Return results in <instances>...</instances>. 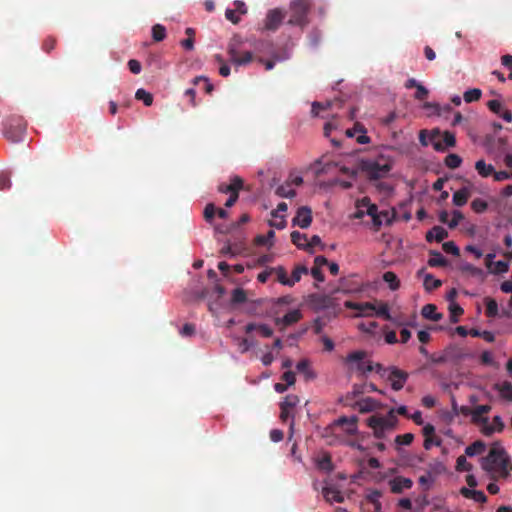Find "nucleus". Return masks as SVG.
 Wrapping results in <instances>:
<instances>
[{
  "label": "nucleus",
  "instance_id": "f257e3e1",
  "mask_svg": "<svg viewBox=\"0 0 512 512\" xmlns=\"http://www.w3.org/2000/svg\"><path fill=\"white\" fill-rule=\"evenodd\" d=\"M232 64H249L258 61L260 64H274L289 58L285 51L283 56L274 53L273 45L268 41H260L255 46V51L247 50L242 46H232L229 50Z\"/></svg>",
  "mask_w": 512,
  "mask_h": 512
},
{
  "label": "nucleus",
  "instance_id": "f03ea898",
  "mask_svg": "<svg viewBox=\"0 0 512 512\" xmlns=\"http://www.w3.org/2000/svg\"><path fill=\"white\" fill-rule=\"evenodd\" d=\"M396 414L409 417L407 407L402 405L396 410L390 409L385 416L376 414L366 420L367 425L373 429L376 438H383L387 431H391L396 427L398 422Z\"/></svg>",
  "mask_w": 512,
  "mask_h": 512
},
{
  "label": "nucleus",
  "instance_id": "7ed1b4c3",
  "mask_svg": "<svg viewBox=\"0 0 512 512\" xmlns=\"http://www.w3.org/2000/svg\"><path fill=\"white\" fill-rule=\"evenodd\" d=\"M481 466L487 472L497 473L503 477L508 476V458L499 443L492 445L488 455L482 458Z\"/></svg>",
  "mask_w": 512,
  "mask_h": 512
},
{
  "label": "nucleus",
  "instance_id": "20e7f679",
  "mask_svg": "<svg viewBox=\"0 0 512 512\" xmlns=\"http://www.w3.org/2000/svg\"><path fill=\"white\" fill-rule=\"evenodd\" d=\"M426 131H421L419 140L423 146L431 144L434 150L438 152H444L448 148L456 145L455 135L450 131L441 132L439 129H433L429 135V141L425 139Z\"/></svg>",
  "mask_w": 512,
  "mask_h": 512
},
{
  "label": "nucleus",
  "instance_id": "39448f33",
  "mask_svg": "<svg viewBox=\"0 0 512 512\" xmlns=\"http://www.w3.org/2000/svg\"><path fill=\"white\" fill-rule=\"evenodd\" d=\"M361 170L370 181L383 179L392 170V163L384 158L366 160L361 163Z\"/></svg>",
  "mask_w": 512,
  "mask_h": 512
},
{
  "label": "nucleus",
  "instance_id": "423d86ee",
  "mask_svg": "<svg viewBox=\"0 0 512 512\" xmlns=\"http://www.w3.org/2000/svg\"><path fill=\"white\" fill-rule=\"evenodd\" d=\"M309 0H293L290 3L289 25L304 27L308 24Z\"/></svg>",
  "mask_w": 512,
  "mask_h": 512
},
{
  "label": "nucleus",
  "instance_id": "0eeeda50",
  "mask_svg": "<svg viewBox=\"0 0 512 512\" xmlns=\"http://www.w3.org/2000/svg\"><path fill=\"white\" fill-rule=\"evenodd\" d=\"M366 352L365 351H354L347 355L346 362L347 363H355L356 369L362 375H366L369 372L376 371L380 373L382 370V366L380 364H373L371 361H365Z\"/></svg>",
  "mask_w": 512,
  "mask_h": 512
},
{
  "label": "nucleus",
  "instance_id": "6e6552de",
  "mask_svg": "<svg viewBox=\"0 0 512 512\" xmlns=\"http://www.w3.org/2000/svg\"><path fill=\"white\" fill-rule=\"evenodd\" d=\"M364 215H368L372 218L374 225L380 226L382 220L378 214V207L372 204L368 197H364L357 201V212L356 218H362Z\"/></svg>",
  "mask_w": 512,
  "mask_h": 512
},
{
  "label": "nucleus",
  "instance_id": "1a4fd4ad",
  "mask_svg": "<svg viewBox=\"0 0 512 512\" xmlns=\"http://www.w3.org/2000/svg\"><path fill=\"white\" fill-rule=\"evenodd\" d=\"M491 410L490 405H478L471 411V419L473 423L483 424L482 432L485 435H491L495 432V428L489 424L488 418L484 415L489 413Z\"/></svg>",
  "mask_w": 512,
  "mask_h": 512
},
{
  "label": "nucleus",
  "instance_id": "9d476101",
  "mask_svg": "<svg viewBox=\"0 0 512 512\" xmlns=\"http://www.w3.org/2000/svg\"><path fill=\"white\" fill-rule=\"evenodd\" d=\"M26 133V123L22 118H13L5 128V136L12 142H20Z\"/></svg>",
  "mask_w": 512,
  "mask_h": 512
},
{
  "label": "nucleus",
  "instance_id": "9b49d317",
  "mask_svg": "<svg viewBox=\"0 0 512 512\" xmlns=\"http://www.w3.org/2000/svg\"><path fill=\"white\" fill-rule=\"evenodd\" d=\"M284 17L285 13L279 8L269 10L266 14L262 30L276 31L284 20Z\"/></svg>",
  "mask_w": 512,
  "mask_h": 512
},
{
  "label": "nucleus",
  "instance_id": "f8f14e48",
  "mask_svg": "<svg viewBox=\"0 0 512 512\" xmlns=\"http://www.w3.org/2000/svg\"><path fill=\"white\" fill-rule=\"evenodd\" d=\"M312 222V211L307 206L298 208L295 217L292 220L294 226H299L302 229L308 228Z\"/></svg>",
  "mask_w": 512,
  "mask_h": 512
},
{
  "label": "nucleus",
  "instance_id": "ddd939ff",
  "mask_svg": "<svg viewBox=\"0 0 512 512\" xmlns=\"http://www.w3.org/2000/svg\"><path fill=\"white\" fill-rule=\"evenodd\" d=\"M407 379L408 374L405 371L396 367L391 368L390 374L388 375V380L391 382V387L393 390H401L404 387Z\"/></svg>",
  "mask_w": 512,
  "mask_h": 512
},
{
  "label": "nucleus",
  "instance_id": "4468645a",
  "mask_svg": "<svg viewBox=\"0 0 512 512\" xmlns=\"http://www.w3.org/2000/svg\"><path fill=\"white\" fill-rule=\"evenodd\" d=\"M303 315L299 309H293L286 313L281 318L275 319V324L280 327L281 330L285 329L288 326H291L302 319Z\"/></svg>",
  "mask_w": 512,
  "mask_h": 512
},
{
  "label": "nucleus",
  "instance_id": "2eb2a0df",
  "mask_svg": "<svg viewBox=\"0 0 512 512\" xmlns=\"http://www.w3.org/2000/svg\"><path fill=\"white\" fill-rule=\"evenodd\" d=\"M345 307L352 310H356L358 312L356 314L357 317L374 316L375 306L370 302L358 303L347 301L345 303Z\"/></svg>",
  "mask_w": 512,
  "mask_h": 512
},
{
  "label": "nucleus",
  "instance_id": "dca6fc26",
  "mask_svg": "<svg viewBox=\"0 0 512 512\" xmlns=\"http://www.w3.org/2000/svg\"><path fill=\"white\" fill-rule=\"evenodd\" d=\"M446 359L451 363H459L466 359L469 355L465 352V350L457 345H449L445 349Z\"/></svg>",
  "mask_w": 512,
  "mask_h": 512
},
{
  "label": "nucleus",
  "instance_id": "f3484780",
  "mask_svg": "<svg viewBox=\"0 0 512 512\" xmlns=\"http://www.w3.org/2000/svg\"><path fill=\"white\" fill-rule=\"evenodd\" d=\"M389 485L392 493L399 494L402 493L405 489H410L413 485V482L410 478L397 476L389 481Z\"/></svg>",
  "mask_w": 512,
  "mask_h": 512
},
{
  "label": "nucleus",
  "instance_id": "a211bd4d",
  "mask_svg": "<svg viewBox=\"0 0 512 512\" xmlns=\"http://www.w3.org/2000/svg\"><path fill=\"white\" fill-rule=\"evenodd\" d=\"M380 407L381 404L371 397L363 398L355 403V408H357L360 413L372 412Z\"/></svg>",
  "mask_w": 512,
  "mask_h": 512
},
{
  "label": "nucleus",
  "instance_id": "6ab92c4d",
  "mask_svg": "<svg viewBox=\"0 0 512 512\" xmlns=\"http://www.w3.org/2000/svg\"><path fill=\"white\" fill-rule=\"evenodd\" d=\"M242 188H243L242 178H240L239 176H234L231 179L230 184L221 183L218 186V191L221 193H225V194H227V193L231 194L233 192H239Z\"/></svg>",
  "mask_w": 512,
  "mask_h": 512
},
{
  "label": "nucleus",
  "instance_id": "aec40b11",
  "mask_svg": "<svg viewBox=\"0 0 512 512\" xmlns=\"http://www.w3.org/2000/svg\"><path fill=\"white\" fill-rule=\"evenodd\" d=\"M253 331H258L265 338H269L273 335L272 328L263 323H248L245 326L246 333H251Z\"/></svg>",
  "mask_w": 512,
  "mask_h": 512
},
{
  "label": "nucleus",
  "instance_id": "412c9836",
  "mask_svg": "<svg viewBox=\"0 0 512 512\" xmlns=\"http://www.w3.org/2000/svg\"><path fill=\"white\" fill-rule=\"evenodd\" d=\"M447 237H448V232L441 226H434L426 234V240L428 242H432V241L442 242Z\"/></svg>",
  "mask_w": 512,
  "mask_h": 512
},
{
  "label": "nucleus",
  "instance_id": "4be33fe9",
  "mask_svg": "<svg viewBox=\"0 0 512 512\" xmlns=\"http://www.w3.org/2000/svg\"><path fill=\"white\" fill-rule=\"evenodd\" d=\"M322 494L329 502L342 503L344 501V497L341 495L340 491L333 486L323 487Z\"/></svg>",
  "mask_w": 512,
  "mask_h": 512
},
{
  "label": "nucleus",
  "instance_id": "5701e85b",
  "mask_svg": "<svg viewBox=\"0 0 512 512\" xmlns=\"http://www.w3.org/2000/svg\"><path fill=\"white\" fill-rule=\"evenodd\" d=\"M421 314L424 318L432 321H439L443 318V314L437 312V307L434 304L424 305Z\"/></svg>",
  "mask_w": 512,
  "mask_h": 512
},
{
  "label": "nucleus",
  "instance_id": "b1692460",
  "mask_svg": "<svg viewBox=\"0 0 512 512\" xmlns=\"http://www.w3.org/2000/svg\"><path fill=\"white\" fill-rule=\"evenodd\" d=\"M485 449L486 444L481 440H477L466 447L465 454L469 457H473L475 455L482 454L485 451Z\"/></svg>",
  "mask_w": 512,
  "mask_h": 512
},
{
  "label": "nucleus",
  "instance_id": "393cba45",
  "mask_svg": "<svg viewBox=\"0 0 512 512\" xmlns=\"http://www.w3.org/2000/svg\"><path fill=\"white\" fill-rule=\"evenodd\" d=\"M271 271L276 275L277 281L282 285L291 287L290 278L287 275V271L283 266L272 267Z\"/></svg>",
  "mask_w": 512,
  "mask_h": 512
},
{
  "label": "nucleus",
  "instance_id": "a878e982",
  "mask_svg": "<svg viewBox=\"0 0 512 512\" xmlns=\"http://www.w3.org/2000/svg\"><path fill=\"white\" fill-rule=\"evenodd\" d=\"M470 196V191L467 188H462L453 194V203L456 206H463L467 203Z\"/></svg>",
  "mask_w": 512,
  "mask_h": 512
},
{
  "label": "nucleus",
  "instance_id": "bb28decb",
  "mask_svg": "<svg viewBox=\"0 0 512 512\" xmlns=\"http://www.w3.org/2000/svg\"><path fill=\"white\" fill-rule=\"evenodd\" d=\"M475 169L482 177L493 176L494 173V167L491 164H486L484 160H478L475 163Z\"/></svg>",
  "mask_w": 512,
  "mask_h": 512
},
{
  "label": "nucleus",
  "instance_id": "cd10ccee",
  "mask_svg": "<svg viewBox=\"0 0 512 512\" xmlns=\"http://www.w3.org/2000/svg\"><path fill=\"white\" fill-rule=\"evenodd\" d=\"M431 257L428 260V265L431 267H442L447 265V260L438 251H431Z\"/></svg>",
  "mask_w": 512,
  "mask_h": 512
},
{
  "label": "nucleus",
  "instance_id": "c85d7f7f",
  "mask_svg": "<svg viewBox=\"0 0 512 512\" xmlns=\"http://www.w3.org/2000/svg\"><path fill=\"white\" fill-rule=\"evenodd\" d=\"M291 241L300 249H307V235L300 233L299 231H293L291 233Z\"/></svg>",
  "mask_w": 512,
  "mask_h": 512
},
{
  "label": "nucleus",
  "instance_id": "c756f323",
  "mask_svg": "<svg viewBox=\"0 0 512 512\" xmlns=\"http://www.w3.org/2000/svg\"><path fill=\"white\" fill-rule=\"evenodd\" d=\"M308 269L305 265H296L292 271V275L290 277L291 287L294 286L297 282L301 280L302 275L307 274Z\"/></svg>",
  "mask_w": 512,
  "mask_h": 512
},
{
  "label": "nucleus",
  "instance_id": "7c9ffc66",
  "mask_svg": "<svg viewBox=\"0 0 512 512\" xmlns=\"http://www.w3.org/2000/svg\"><path fill=\"white\" fill-rule=\"evenodd\" d=\"M275 194L282 198H293L296 195V191L290 187V183L280 185L276 188Z\"/></svg>",
  "mask_w": 512,
  "mask_h": 512
},
{
  "label": "nucleus",
  "instance_id": "2f4dec72",
  "mask_svg": "<svg viewBox=\"0 0 512 512\" xmlns=\"http://www.w3.org/2000/svg\"><path fill=\"white\" fill-rule=\"evenodd\" d=\"M383 280L389 285L390 289L395 291L400 286V281L397 275L392 271H387L383 274Z\"/></svg>",
  "mask_w": 512,
  "mask_h": 512
},
{
  "label": "nucleus",
  "instance_id": "473e14b6",
  "mask_svg": "<svg viewBox=\"0 0 512 512\" xmlns=\"http://www.w3.org/2000/svg\"><path fill=\"white\" fill-rule=\"evenodd\" d=\"M442 285L441 280L435 279L432 274H425L424 276V287L427 291H432L439 288Z\"/></svg>",
  "mask_w": 512,
  "mask_h": 512
},
{
  "label": "nucleus",
  "instance_id": "72a5a7b5",
  "mask_svg": "<svg viewBox=\"0 0 512 512\" xmlns=\"http://www.w3.org/2000/svg\"><path fill=\"white\" fill-rule=\"evenodd\" d=\"M486 305V315L490 318H494L498 315V304L497 302L490 297L485 298Z\"/></svg>",
  "mask_w": 512,
  "mask_h": 512
},
{
  "label": "nucleus",
  "instance_id": "f704fd0d",
  "mask_svg": "<svg viewBox=\"0 0 512 512\" xmlns=\"http://www.w3.org/2000/svg\"><path fill=\"white\" fill-rule=\"evenodd\" d=\"M334 103L340 104L339 101H326L324 103L315 101L312 103L311 113L313 116H318L320 110L329 109V108L333 107Z\"/></svg>",
  "mask_w": 512,
  "mask_h": 512
},
{
  "label": "nucleus",
  "instance_id": "c9c22d12",
  "mask_svg": "<svg viewBox=\"0 0 512 512\" xmlns=\"http://www.w3.org/2000/svg\"><path fill=\"white\" fill-rule=\"evenodd\" d=\"M499 393L502 398L512 401V383L505 381L498 386Z\"/></svg>",
  "mask_w": 512,
  "mask_h": 512
},
{
  "label": "nucleus",
  "instance_id": "e433bc0d",
  "mask_svg": "<svg viewBox=\"0 0 512 512\" xmlns=\"http://www.w3.org/2000/svg\"><path fill=\"white\" fill-rule=\"evenodd\" d=\"M135 98L137 100L143 101L145 106H151L153 103V96L151 93L147 92L146 90L140 88L135 93Z\"/></svg>",
  "mask_w": 512,
  "mask_h": 512
},
{
  "label": "nucleus",
  "instance_id": "4c0bfd02",
  "mask_svg": "<svg viewBox=\"0 0 512 512\" xmlns=\"http://www.w3.org/2000/svg\"><path fill=\"white\" fill-rule=\"evenodd\" d=\"M166 37V28L161 24H155L152 27V38L156 42L164 40Z\"/></svg>",
  "mask_w": 512,
  "mask_h": 512
},
{
  "label": "nucleus",
  "instance_id": "58836bf2",
  "mask_svg": "<svg viewBox=\"0 0 512 512\" xmlns=\"http://www.w3.org/2000/svg\"><path fill=\"white\" fill-rule=\"evenodd\" d=\"M296 369L298 372L304 373L306 375L307 379H311V378L315 377L314 373L311 371V369L309 367V361L306 359L299 361L296 365Z\"/></svg>",
  "mask_w": 512,
  "mask_h": 512
},
{
  "label": "nucleus",
  "instance_id": "ea45409f",
  "mask_svg": "<svg viewBox=\"0 0 512 512\" xmlns=\"http://www.w3.org/2000/svg\"><path fill=\"white\" fill-rule=\"evenodd\" d=\"M462 163V159L457 154H449L445 158V165L450 169H456L458 168Z\"/></svg>",
  "mask_w": 512,
  "mask_h": 512
},
{
  "label": "nucleus",
  "instance_id": "a19ab883",
  "mask_svg": "<svg viewBox=\"0 0 512 512\" xmlns=\"http://www.w3.org/2000/svg\"><path fill=\"white\" fill-rule=\"evenodd\" d=\"M247 300L246 292L242 288H236L232 292L231 301L233 304H242Z\"/></svg>",
  "mask_w": 512,
  "mask_h": 512
},
{
  "label": "nucleus",
  "instance_id": "79ce46f5",
  "mask_svg": "<svg viewBox=\"0 0 512 512\" xmlns=\"http://www.w3.org/2000/svg\"><path fill=\"white\" fill-rule=\"evenodd\" d=\"M299 403V397L297 395H287L284 400L281 402L280 406H283L287 409H290L293 411V409L297 406Z\"/></svg>",
  "mask_w": 512,
  "mask_h": 512
},
{
  "label": "nucleus",
  "instance_id": "37998d69",
  "mask_svg": "<svg viewBox=\"0 0 512 512\" xmlns=\"http://www.w3.org/2000/svg\"><path fill=\"white\" fill-rule=\"evenodd\" d=\"M450 319L452 323L459 321V316L463 314L464 310L456 303H451L449 306Z\"/></svg>",
  "mask_w": 512,
  "mask_h": 512
},
{
  "label": "nucleus",
  "instance_id": "c03bdc74",
  "mask_svg": "<svg viewBox=\"0 0 512 512\" xmlns=\"http://www.w3.org/2000/svg\"><path fill=\"white\" fill-rule=\"evenodd\" d=\"M482 95V92L480 89L478 88H473V89H470V90H467L465 93H464V100L467 102V103H471V102H474V101H477L480 99Z\"/></svg>",
  "mask_w": 512,
  "mask_h": 512
},
{
  "label": "nucleus",
  "instance_id": "a18cd8bd",
  "mask_svg": "<svg viewBox=\"0 0 512 512\" xmlns=\"http://www.w3.org/2000/svg\"><path fill=\"white\" fill-rule=\"evenodd\" d=\"M471 208L476 213H483L487 210L488 204L481 198H476L471 202Z\"/></svg>",
  "mask_w": 512,
  "mask_h": 512
},
{
  "label": "nucleus",
  "instance_id": "49530a36",
  "mask_svg": "<svg viewBox=\"0 0 512 512\" xmlns=\"http://www.w3.org/2000/svg\"><path fill=\"white\" fill-rule=\"evenodd\" d=\"M461 270L463 272H466L472 276H477V277H481L483 275V270L478 268V267H475L474 265L470 264V263H465L461 266Z\"/></svg>",
  "mask_w": 512,
  "mask_h": 512
},
{
  "label": "nucleus",
  "instance_id": "de8ad7c7",
  "mask_svg": "<svg viewBox=\"0 0 512 512\" xmlns=\"http://www.w3.org/2000/svg\"><path fill=\"white\" fill-rule=\"evenodd\" d=\"M381 496L382 494L379 490H373L367 495L368 501L374 505L376 510H380L381 508V503L379 502Z\"/></svg>",
  "mask_w": 512,
  "mask_h": 512
},
{
  "label": "nucleus",
  "instance_id": "09e8293b",
  "mask_svg": "<svg viewBox=\"0 0 512 512\" xmlns=\"http://www.w3.org/2000/svg\"><path fill=\"white\" fill-rule=\"evenodd\" d=\"M317 465L320 469L325 471H331L333 469L331 457L329 454H325L322 458L317 461Z\"/></svg>",
  "mask_w": 512,
  "mask_h": 512
},
{
  "label": "nucleus",
  "instance_id": "8fccbe9b",
  "mask_svg": "<svg viewBox=\"0 0 512 512\" xmlns=\"http://www.w3.org/2000/svg\"><path fill=\"white\" fill-rule=\"evenodd\" d=\"M356 129H359V135L356 136V141L359 144L370 143V138L366 135V129L360 123H356Z\"/></svg>",
  "mask_w": 512,
  "mask_h": 512
},
{
  "label": "nucleus",
  "instance_id": "3c124183",
  "mask_svg": "<svg viewBox=\"0 0 512 512\" xmlns=\"http://www.w3.org/2000/svg\"><path fill=\"white\" fill-rule=\"evenodd\" d=\"M472 469V465L467 461L465 456H459L456 460V470L457 471H470Z\"/></svg>",
  "mask_w": 512,
  "mask_h": 512
},
{
  "label": "nucleus",
  "instance_id": "603ef678",
  "mask_svg": "<svg viewBox=\"0 0 512 512\" xmlns=\"http://www.w3.org/2000/svg\"><path fill=\"white\" fill-rule=\"evenodd\" d=\"M274 236H275V232L273 230H270V231H268L266 236L258 235L255 238V242L258 245H267V244L272 245V243H270V241L274 238Z\"/></svg>",
  "mask_w": 512,
  "mask_h": 512
},
{
  "label": "nucleus",
  "instance_id": "864d4df0",
  "mask_svg": "<svg viewBox=\"0 0 512 512\" xmlns=\"http://www.w3.org/2000/svg\"><path fill=\"white\" fill-rule=\"evenodd\" d=\"M374 315L383 317L385 320H392L387 304H382L379 308L375 307Z\"/></svg>",
  "mask_w": 512,
  "mask_h": 512
},
{
  "label": "nucleus",
  "instance_id": "5fc2aeb1",
  "mask_svg": "<svg viewBox=\"0 0 512 512\" xmlns=\"http://www.w3.org/2000/svg\"><path fill=\"white\" fill-rule=\"evenodd\" d=\"M414 439V435L412 433H406L403 435H398L395 438V442L398 445H410Z\"/></svg>",
  "mask_w": 512,
  "mask_h": 512
},
{
  "label": "nucleus",
  "instance_id": "6e6d98bb",
  "mask_svg": "<svg viewBox=\"0 0 512 512\" xmlns=\"http://www.w3.org/2000/svg\"><path fill=\"white\" fill-rule=\"evenodd\" d=\"M442 248L446 253L452 254L454 256H458L460 253L459 248L453 241L443 243Z\"/></svg>",
  "mask_w": 512,
  "mask_h": 512
},
{
  "label": "nucleus",
  "instance_id": "4d7b16f0",
  "mask_svg": "<svg viewBox=\"0 0 512 512\" xmlns=\"http://www.w3.org/2000/svg\"><path fill=\"white\" fill-rule=\"evenodd\" d=\"M216 214V207L213 203H208L204 209V219L211 222Z\"/></svg>",
  "mask_w": 512,
  "mask_h": 512
},
{
  "label": "nucleus",
  "instance_id": "13d9d810",
  "mask_svg": "<svg viewBox=\"0 0 512 512\" xmlns=\"http://www.w3.org/2000/svg\"><path fill=\"white\" fill-rule=\"evenodd\" d=\"M509 269V264L506 261H497L494 263V269L492 270L493 273L496 274H502L506 273Z\"/></svg>",
  "mask_w": 512,
  "mask_h": 512
},
{
  "label": "nucleus",
  "instance_id": "bf43d9fd",
  "mask_svg": "<svg viewBox=\"0 0 512 512\" xmlns=\"http://www.w3.org/2000/svg\"><path fill=\"white\" fill-rule=\"evenodd\" d=\"M194 84L202 85L206 93H210L213 90V85L204 77H196L194 79Z\"/></svg>",
  "mask_w": 512,
  "mask_h": 512
},
{
  "label": "nucleus",
  "instance_id": "052dcab7",
  "mask_svg": "<svg viewBox=\"0 0 512 512\" xmlns=\"http://www.w3.org/2000/svg\"><path fill=\"white\" fill-rule=\"evenodd\" d=\"M377 327L378 323L375 321H370L368 323L363 322L358 325L359 330L367 333H373Z\"/></svg>",
  "mask_w": 512,
  "mask_h": 512
},
{
  "label": "nucleus",
  "instance_id": "680f3d73",
  "mask_svg": "<svg viewBox=\"0 0 512 512\" xmlns=\"http://www.w3.org/2000/svg\"><path fill=\"white\" fill-rule=\"evenodd\" d=\"M430 361L434 364H444L448 362V359H446V352L443 350L439 354H432L430 356Z\"/></svg>",
  "mask_w": 512,
  "mask_h": 512
},
{
  "label": "nucleus",
  "instance_id": "e2e57ef3",
  "mask_svg": "<svg viewBox=\"0 0 512 512\" xmlns=\"http://www.w3.org/2000/svg\"><path fill=\"white\" fill-rule=\"evenodd\" d=\"M463 218L462 212L458 210L453 211L452 219L448 223L449 228H455Z\"/></svg>",
  "mask_w": 512,
  "mask_h": 512
},
{
  "label": "nucleus",
  "instance_id": "0e129e2a",
  "mask_svg": "<svg viewBox=\"0 0 512 512\" xmlns=\"http://www.w3.org/2000/svg\"><path fill=\"white\" fill-rule=\"evenodd\" d=\"M225 17L227 20H229L233 24H238L240 22V17L237 15V12L235 9H226L225 11Z\"/></svg>",
  "mask_w": 512,
  "mask_h": 512
},
{
  "label": "nucleus",
  "instance_id": "69168bd1",
  "mask_svg": "<svg viewBox=\"0 0 512 512\" xmlns=\"http://www.w3.org/2000/svg\"><path fill=\"white\" fill-rule=\"evenodd\" d=\"M428 93H429L428 90L422 84H419L416 87V92H415L414 97H415V99L422 101L427 98Z\"/></svg>",
  "mask_w": 512,
  "mask_h": 512
},
{
  "label": "nucleus",
  "instance_id": "338daca9",
  "mask_svg": "<svg viewBox=\"0 0 512 512\" xmlns=\"http://www.w3.org/2000/svg\"><path fill=\"white\" fill-rule=\"evenodd\" d=\"M487 106H488V108H489L492 112H494V113H496V114H498V115H499V114L501 113V111L503 110V109H502V104H501V102H500V101H498V100H496V99L490 100V101L487 103Z\"/></svg>",
  "mask_w": 512,
  "mask_h": 512
},
{
  "label": "nucleus",
  "instance_id": "774afa93",
  "mask_svg": "<svg viewBox=\"0 0 512 512\" xmlns=\"http://www.w3.org/2000/svg\"><path fill=\"white\" fill-rule=\"evenodd\" d=\"M254 346V342L253 341H250L249 339L247 338H242L240 341H239V350L241 353H245L247 352L250 348H252Z\"/></svg>",
  "mask_w": 512,
  "mask_h": 512
}]
</instances>
